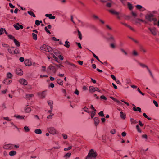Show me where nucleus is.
Returning <instances> with one entry per match:
<instances>
[{"label": "nucleus", "mask_w": 159, "mask_h": 159, "mask_svg": "<svg viewBox=\"0 0 159 159\" xmlns=\"http://www.w3.org/2000/svg\"><path fill=\"white\" fill-rule=\"evenodd\" d=\"M16 72L18 75H22L23 74V72L22 70L20 68H18L16 70Z\"/></svg>", "instance_id": "obj_14"}, {"label": "nucleus", "mask_w": 159, "mask_h": 159, "mask_svg": "<svg viewBox=\"0 0 159 159\" xmlns=\"http://www.w3.org/2000/svg\"><path fill=\"white\" fill-rule=\"evenodd\" d=\"M136 8L139 10H140V9L143 8V7L142 6L139 5H136Z\"/></svg>", "instance_id": "obj_42"}, {"label": "nucleus", "mask_w": 159, "mask_h": 159, "mask_svg": "<svg viewBox=\"0 0 159 159\" xmlns=\"http://www.w3.org/2000/svg\"><path fill=\"white\" fill-rule=\"evenodd\" d=\"M48 130L49 133L52 134H54L56 133V130L54 127L49 128L48 129Z\"/></svg>", "instance_id": "obj_6"}, {"label": "nucleus", "mask_w": 159, "mask_h": 159, "mask_svg": "<svg viewBox=\"0 0 159 159\" xmlns=\"http://www.w3.org/2000/svg\"><path fill=\"white\" fill-rule=\"evenodd\" d=\"M48 105L50 106L51 109H53V101H51V100H49L48 101Z\"/></svg>", "instance_id": "obj_25"}, {"label": "nucleus", "mask_w": 159, "mask_h": 159, "mask_svg": "<svg viewBox=\"0 0 159 159\" xmlns=\"http://www.w3.org/2000/svg\"><path fill=\"white\" fill-rule=\"evenodd\" d=\"M45 16L47 17H48L49 19H54L55 18V16H52L51 14H45Z\"/></svg>", "instance_id": "obj_11"}, {"label": "nucleus", "mask_w": 159, "mask_h": 159, "mask_svg": "<svg viewBox=\"0 0 159 159\" xmlns=\"http://www.w3.org/2000/svg\"><path fill=\"white\" fill-rule=\"evenodd\" d=\"M77 31L78 33L79 37L80 40H81L82 38V34L79 30H77Z\"/></svg>", "instance_id": "obj_38"}, {"label": "nucleus", "mask_w": 159, "mask_h": 159, "mask_svg": "<svg viewBox=\"0 0 159 159\" xmlns=\"http://www.w3.org/2000/svg\"><path fill=\"white\" fill-rule=\"evenodd\" d=\"M137 90L143 96H144V93H143L142 92H141V91L139 89V88H138Z\"/></svg>", "instance_id": "obj_61"}, {"label": "nucleus", "mask_w": 159, "mask_h": 159, "mask_svg": "<svg viewBox=\"0 0 159 159\" xmlns=\"http://www.w3.org/2000/svg\"><path fill=\"white\" fill-rule=\"evenodd\" d=\"M128 7L130 10H132L133 8L132 5L130 2H128L127 3Z\"/></svg>", "instance_id": "obj_19"}, {"label": "nucleus", "mask_w": 159, "mask_h": 159, "mask_svg": "<svg viewBox=\"0 0 159 159\" xmlns=\"http://www.w3.org/2000/svg\"><path fill=\"white\" fill-rule=\"evenodd\" d=\"M71 155V153L69 152L66 154L64 156V157L66 158L67 159L68 158H69L70 157Z\"/></svg>", "instance_id": "obj_30"}, {"label": "nucleus", "mask_w": 159, "mask_h": 159, "mask_svg": "<svg viewBox=\"0 0 159 159\" xmlns=\"http://www.w3.org/2000/svg\"><path fill=\"white\" fill-rule=\"evenodd\" d=\"M13 26L16 30H19L20 28L21 29L23 28V25H20L18 23H17L16 24H14Z\"/></svg>", "instance_id": "obj_7"}, {"label": "nucleus", "mask_w": 159, "mask_h": 159, "mask_svg": "<svg viewBox=\"0 0 159 159\" xmlns=\"http://www.w3.org/2000/svg\"><path fill=\"white\" fill-rule=\"evenodd\" d=\"M46 91H43L41 93H38V95L42 98H44L46 95Z\"/></svg>", "instance_id": "obj_9"}, {"label": "nucleus", "mask_w": 159, "mask_h": 159, "mask_svg": "<svg viewBox=\"0 0 159 159\" xmlns=\"http://www.w3.org/2000/svg\"><path fill=\"white\" fill-rule=\"evenodd\" d=\"M98 115L101 117H103L104 115L103 111H101L98 113Z\"/></svg>", "instance_id": "obj_48"}, {"label": "nucleus", "mask_w": 159, "mask_h": 159, "mask_svg": "<svg viewBox=\"0 0 159 159\" xmlns=\"http://www.w3.org/2000/svg\"><path fill=\"white\" fill-rule=\"evenodd\" d=\"M143 115L145 118H147L149 120H151L152 119L151 118L148 117V116L145 113H143Z\"/></svg>", "instance_id": "obj_39"}, {"label": "nucleus", "mask_w": 159, "mask_h": 159, "mask_svg": "<svg viewBox=\"0 0 159 159\" xmlns=\"http://www.w3.org/2000/svg\"><path fill=\"white\" fill-rule=\"evenodd\" d=\"M149 30L151 32L152 34L155 36L157 34V31L156 28H149Z\"/></svg>", "instance_id": "obj_10"}, {"label": "nucleus", "mask_w": 159, "mask_h": 159, "mask_svg": "<svg viewBox=\"0 0 159 159\" xmlns=\"http://www.w3.org/2000/svg\"><path fill=\"white\" fill-rule=\"evenodd\" d=\"M136 128L138 130V131L139 132L141 133V129H140L138 125H137L136 126Z\"/></svg>", "instance_id": "obj_49"}, {"label": "nucleus", "mask_w": 159, "mask_h": 159, "mask_svg": "<svg viewBox=\"0 0 159 159\" xmlns=\"http://www.w3.org/2000/svg\"><path fill=\"white\" fill-rule=\"evenodd\" d=\"M39 20H36L35 22V24L36 25L38 26L40 24H39Z\"/></svg>", "instance_id": "obj_64"}, {"label": "nucleus", "mask_w": 159, "mask_h": 159, "mask_svg": "<svg viewBox=\"0 0 159 159\" xmlns=\"http://www.w3.org/2000/svg\"><path fill=\"white\" fill-rule=\"evenodd\" d=\"M24 110L27 113L30 112L31 111V109L28 106H26L24 108Z\"/></svg>", "instance_id": "obj_16"}, {"label": "nucleus", "mask_w": 159, "mask_h": 159, "mask_svg": "<svg viewBox=\"0 0 159 159\" xmlns=\"http://www.w3.org/2000/svg\"><path fill=\"white\" fill-rule=\"evenodd\" d=\"M47 72L49 73H55L56 72L55 68L52 65H50L47 68Z\"/></svg>", "instance_id": "obj_4"}, {"label": "nucleus", "mask_w": 159, "mask_h": 159, "mask_svg": "<svg viewBox=\"0 0 159 159\" xmlns=\"http://www.w3.org/2000/svg\"><path fill=\"white\" fill-rule=\"evenodd\" d=\"M3 82V83H4V84H8L9 83H8V80L7 79V78L5 79L4 80Z\"/></svg>", "instance_id": "obj_45"}, {"label": "nucleus", "mask_w": 159, "mask_h": 159, "mask_svg": "<svg viewBox=\"0 0 159 159\" xmlns=\"http://www.w3.org/2000/svg\"><path fill=\"white\" fill-rule=\"evenodd\" d=\"M54 115V114L52 113H51L50 115H48L47 117V118L48 119H52V116Z\"/></svg>", "instance_id": "obj_43"}, {"label": "nucleus", "mask_w": 159, "mask_h": 159, "mask_svg": "<svg viewBox=\"0 0 159 159\" xmlns=\"http://www.w3.org/2000/svg\"><path fill=\"white\" fill-rule=\"evenodd\" d=\"M110 132L111 134H114L116 132L115 130V129H113Z\"/></svg>", "instance_id": "obj_62"}, {"label": "nucleus", "mask_w": 159, "mask_h": 159, "mask_svg": "<svg viewBox=\"0 0 159 159\" xmlns=\"http://www.w3.org/2000/svg\"><path fill=\"white\" fill-rule=\"evenodd\" d=\"M28 13L34 17H36L35 14L32 11H28Z\"/></svg>", "instance_id": "obj_32"}, {"label": "nucleus", "mask_w": 159, "mask_h": 159, "mask_svg": "<svg viewBox=\"0 0 159 159\" xmlns=\"http://www.w3.org/2000/svg\"><path fill=\"white\" fill-rule=\"evenodd\" d=\"M15 48L14 47H11L8 49V51L10 53L13 54V51Z\"/></svg>", "instance_id": "obj_17"}, {"label": "nucleus", "mask_w": 159, "mask_h": 159, "mask_svg": "<svg viewBox=\"0 0 159 159\" xmlns=\"http://www.w3.org/2000/svg\"><path fill=\"white\" fill-rule=\"evenodd\" d=\"M16 152L15 151H11L9 152V154L10 156H13L16 155Z\"/></svg>", "instance_id": "obj_24"}, {"label": "nucleus", "mask_w": 159, "mask_h": 159, "mask_svg": "<svg viewBox=\"0 0 159 159\" xmlns=\"http://www.w3.org/2000/svg\"><path fill=\"white\" fill-rule=\"evenodd\" d=\"M153 103L155 104L156 107H158V104L157 102L155 100L153 101Z\"/></svg>", "instance_id": "obj_56"}, {"label": "nucleus", "mask_w": 159, "mask_h": 159, "mask_svg": "<svg viewBox=\"0 0 159 159\" xmlns=\"http://www.w3.org/2000/svg\"><path fill=\"white\" fill-rule=\"evenodd\" d=\"M140 50L141 51L144 53H145L146 52V50L142 47H140Z\"/></svg>", "instance_id": "obj_51"}, {"label": "nucleus", "mask_w": 159, "mask_h": 159, "mask_svg": "<svg viewBox=\"0 0 159 159\" xmlns=\"http://www.w3.org/2000/svg\"><path fill=\"white\" fill-rule=\"evenodd\" d=\"M100 98L104 100H106L107 99V98L104 95L101 96H100Z\"/></svg>", "instance_id": "obj_54"}, {"label": "nucleus", "mask_w": 159, "mask_h": 159, "mask_svg": "<svg viewBox=\"0 0 159 159\" xmlns=\"http://www.w3.org/2000/svg\"><path fill=\"white\" fill-rule=\"evenodd\" d=\"M20 83L24 85H27V81L24 79H22L19 80Z\"/></svg>", "instance_id": "obj_8"}, {"label": "nucleus", "mask_w": 159, "mask_h": 159, "mask_svg": "<svg viewBox=\"0 0 159 159\" xmlns=\"http://www.w3.org/2000/svg\"><path fill=\"white\" fill-rule=\"evenodd\" d=\"M130 122L132 124H135L137 123V121L133 119H130Z\"/></svg>", "instance_id": "obj_31"}, {"label": "nucleus", "mask_w": 159, "mask_h": 159, "mask_svg": "<svg viewBox=\"0 0 159 159\" xmlns=\"http://www.w3.org/2000/svg\"><path fill=\"white\" fill-rule=\"evenodd\" d=\"M34 97V95L33 94H27L26 95V97L27 98L29 99L30 98Z\"/></svg>", "instance_id": "obj_37"}, {"label": "nucleus", "mask_w": 159, "mask_h": 159, "mask_svg": "<svg viewBox=\"0 0 159 159\" xmlns=\"http://www.w3.org/2000/svg\"><path fill=\"white\" fill-rule=\"evenodd\" d=\"M15 45L17 47H19L20 46V42L17 40L16 39H14V40L13 41Z\"/></svg>", "instance_id": "obj_22"}, {"label": "nucleus", "mask_w": 159, "mask_h": 159, "mask_svg": "<svg viewBox=\"0 0 159 159\" xmlns=\"http://www.w3.org/2000/svg\"><path fill=\"white\" fill-rule=\"evenodd\" d=\"M120 116L121 118L123 119H125L126 118V115L125 113L121 111L120 112Z\"/></svg>", "instance_id": "obj_23"}, {"label": "nucleus", "mask_w": 159, "mask_h": 159, "mask_svg": "<svg viewBox=\"0 0 159 159\" xmlns=\"http://www.w3.org/2000/svg\"><path fill=\"white\" fill-rule=\"evenodd\" d=\"M5 30V29L1 28L0 29V35L2 34L3 33V31Z\"/></svg>", "instance_id": "obj_44"}, {"label": "nucleus", "mask_w": 159, "mask_h": 159, "mask_svg": "<svg viewBox=\"0 0 159 159\" xmlns=\"http://www.w3.org/2000/svg\"><path fill=\"white\" fill-rule=\"evenodd\" d=\"M94 121L95 125L96 126L99 123V119L97 117H95L94 119Z\"/></svg>", "instance_id": "obj_15"}, {"label": "nucleus", "mask_w": 159, "mask_h": 159, "mask_svg": "<svg viewBox=\"0 0 159 159\" xmlns=\"http://www.w3.org/2000/svg\"><path fill=\"white\" fill-rule=\"evenodd\" d=\"M96 89H97V88L94 87L93 86H90L89 88V90L91 92H94L96 91Z\"/></svg>", "instance_id": "obj_18"}, {"label": "nucleus", "mask_w": 159, "mask_h": 159, "mask_svg": "<svg viewBox=\"0 0 159 159\" xmlns=\"http://www.w3.org/2000/svg\"><path fill=\"white\" fill-rule=\"evenodd\" d=\"M20 51L18 48L14 49L13 51V54L19 53Z\"/></svg>", "instance_id": "obj_27"}, {"label": "nucleus", "mask_w": 159, "mask_h": 159, "mask_svg": "<svg viewBox=\"0 0 159 159\" xmlns=\"http://www.w3.org/2000/svg\"><path fill=\"white\" fill-rule=\"evenodd\" d=\"M62 93L64 94V96H66V90L63 89H62Z\"/></svg>", "instance_id": "obj_57"}, {"label": "nucleus", "mask_w": 159, "mask_h": 159, "mask_svg": "<svg viewBox=\"0 0 159 159\" xmlns=\"http://www.w3.org/2000/svg\"><path fill=\"white\" fill-rule=\"evenodd\" d=\"M54 59L58 63H60V61L59 60L58 58L57 57H55V58Z\"/></svg>", "instance_id": "obj_63"}, {"label": "nucleus", "mask_w": 159, "mask_h": 159, "mask_svg": "<svg viewBox=\"0 0 159 159\" xmlns=\"http://www.w3.org/2000/svg\"><path fill=\"white\" fill-rule=\"evenodd\" d=\"M132 54H133V55L134 56H137L139 55L138 52H137V51H136L135 50H134L133 51V53H132Z\"/></svg>", "instance_id": "obj_34"}, {"label": "nucleus", "mask_w": 159, "mask_h": 159, "mask_svg": "<svg viewBox=\"0 0 159 159\" xmlns=\"http://www.w3.org/2000/svg\"><path fill=\"white\" fill-rule=\"evenodd\" d=\"M7 78H11L12 76V74L10 72H8L7 74Z\"/></svg>", "instance_id": "obj_29"}, {"label": "nucleus", "mask_w": 159, "mask_h": 159, "mask_svg": "<svg viewBox=\"0 0 159 159\" xmlns=\"http://www.w3.org/2000/svg\"><path fill=\"white\" fill-rule=\"evenodd\" d=\"M9 5L11 8H15V6L13 5L11 3H9Z\"/></svg>", "instance_id": "obj_60"}, {"label": "nucleus", "mask_w": 159, "mask_h": 159, "mask_svg": "<svg viewBox=\"0 0 159 159\" xmlns=\"http://www.w3.org/2000/svg\"><path fill=\"white\" fill-rule=\"evenodd\" d=\"M131 14L132 15V16H134V17H136L137 16V14L135 13L133 11L131 12Z\"/></svg>", "instance_id": "obj_53"}, {"label": "nucleus", "mask_w": 159, "mask_h": 159, "mask_svg": "<svg viewBox=\"0 0 159 159\" xmlns=\"http://www.w3.org/2000/svg\"><path fill=\"white\" fill-rule=\"evenodd\" d=\"M109 11L111 13L113 14L116 15L117 16V18L119 19H120L122 16H119L118 15L120 14L119 13L116 11L114 10H109Z\"/></svg>", "instance_id": "obj_5"}, {"label": "nucleus", "mask_w": 159, "mask_h": 159, "mask_svg": "<svg viewBox=\"0 0 159 159\" xmlns=\"http://www.w3.org/2000/svg\"><path fill=\"white\" fill-rule=\"evenodd\" d=\"M40 49L42 50L49 52H51L52 51V48L50 46L45 44L41 46Z\"/></svg>", "instance_id": "obj_3"}, {"label": "nucleus", "mask_w": 159, "mask_h": 159, "mask_svg": "<svg viewBox=\"0 0 159 159\" xmlns=\"http://www.w3.org/2000/svg\"><path fill=\"white\" fill-rule=\"evenodd\" d=\"M93 53V57L95 58H96L98 61H99L100 62H101L102 64H103V63H102V61H101L98 58V57L93 53V52H92Z\"/></svg>", "instance_id": "obj_36"}, {"label": "nucleus", "mask_w": 159, "mask_h": 159, "mask_svg": "<svg viewBox=\"0 0 159 159\" xmlns=\"http://www.w3.org/2000/svg\"><path fill=\"white\" fill-rule=\"evenodd\" d=\"M139 64L143 68H146L147 69H148L149 68L146 65L144 64H142L140 63H139Z\"/></svg>", "instance_id": "obj_28"}, {"label": "nucleus", "mask_w": 159, "mask_h": 159, "mask_svg": "<svg viewBox=\"0 0 159 159\" xmlns=\"http://www.w3.org/2000/svg\"><path fill=\"white\" fill-rule=\"evenodd\" d=\"M72 148V147L71 146H70L68 148H64V150L65 151H67L71 149Z\"/></svg>", "instance_id": "obj_47"}, {"label": "nucleus", "mask_w": 159, "mask_h": 159, "mask_svg": "<svg viewBox=\"0 0 159 159\" xmlns=\"http://www.w3.org/2000/svg\"><path fill=\"white\" fill-rule=\"evenodd\" d=\"M34 132L37 134H39L42 133V131L40 129H36L35 130Z\"/></svg>", "instance_id": "obj_26"}, {"label": "nucleus", "mask_w": 159, "mask_h": 159, "mask_svg": "<svg viewBox=\"0 0 159 159\" xmlns=\"http://www.w3.org/2000/svg\"><path fill=\"white\" fill-rule=\"evenodd\" d=\"M8 36L9 38V39L13 40V41L14 40V39H15L14 37L12 35H9Z\"/></svg>", "instance_id": "obj_46"}, {"label": "nucleus", "mask_w": 159, "mask_h": 159, "mask_svg": "<svg viewBox=\"0 0 159 159\" xmlns=\"http://www.w3.org/2000/svg\"><path fill=\"white\" fill-rule=\"evenodd\" d=\"M147 70H148V72H149V74H150V75H151V76L152 77V78H153V77H154L153 76V75L152 74V72H151V71L149 69V68H148V69H147Z\"/></svg>", "instance_id": "obj_52"}, {"label": "nucleus", "mask_w": 159, "mask_h": 159, "mask_svg": "<svg viewBox=\"0 0 159 159\" xmlns=\"http://www.w3.org/2000/svg\"><path fill=\"white\" fill-rule=\"evenodd\" d=\"M109 40H111L113 41H115V40L114 37L112 36H111L108 39Z\"/></svg>", "instance_id": "obj_50"}, {"label": "nucleus", "mask_w": 159, "mask_h": 159, "mask_svg": "<svg viewBox=\"0 0 159 159\" xmlns=\"http://www.w3.org/2000/svg\"><path fill=\"white\" fill-rule=\"evenodd\" d=\"M57 83L59 85H62L63 84V81L62 80L60 79H58L57 80Z\"/></svg>", "instance_id": "obj_21"}, {"label": "nucleus", "mask_w": 159, "mask_h": 159, "mask_svg": "<svg viewBox=\"0 0 159 159\" xmlns=\"http://www.w3.org/2000/svg\"><path fill=\"white\" fill-rule=\"evenodd\" d=\"M24 128L26 132H28L30 131V129L27 126H25L24 127Z\"/></svg>", "instance_id": "obj_40"}, {"label": "nucleus", "mask_w": 159, "mask_h": 159, "mask_svg": "<svg viewBox=\"0 0 159 159\" xmlns=\"http://www.w3.org/2000/svg\"><path fill=\"white\" fill-rule=\"evenodd\" d=\"M44 29L47 33H48L49 34H51L49 30L48 29L47 27H45Z\"/></svg>", "instance_id": "obj_55"}, {"label": "nucleus", "mask_w": 159, "mask_h": 159, "mask_svg": "<svg viewBox=\"0 0 159 159\" xmlns=\"http://www.w3.org/2000/svg\"><path fill=\"white\" fill-rule=\"evenodd\" d=\"M133 110L135 111H138L139 112H141V109L139 107H137V109L136 107H134Z\"/></svg>", "instance_id": "obj_20"}, {"label": "nucleus", "mask_w": 159, "mask_h": 159, "mask_svg": "<svg viewBox=\"0 0 159 159\" xmlns=\"http://www.w3.org/2000/svg\"><path fill=\"white\" fill-rule=\"evenodd\" d=\"M154 15L152 13H149L146 15L145 16V18L148 21L151 22L153 21L156 22L157 21V19L156 18H154Z\"/></svg>", "instance_id": "obj_2"}, {"label": "nucleus", "mask_w": 159, "mask_h": 159, "mask_svg": "<svg viewBox=\"0 0 159 159\" xmlns=\"http://www.w3.org/2000/svg\"><path fill=\"white\" fill-rule=\"evenodd\" d=\"M25 65L28 66H30L31 65V61L29 60H25L24 62Z\"/></svg>", "instance_id": "obj_12"}, {"label": "nucleus", "mask_w": 159, "mask_h": 159, "mask_svg": "<svg viewBox=\"0 0 159 159\" xmlns=\"http://www.w3.org/2000/svg\"><path fill=\"white\" fill-rule=\"evenodd\" d=\"M111 77L115 81H116V78L115 76L113 75H111Z\"/></svg>", "instance_id": "obj_59"}, {"label": "nucleus", "mask_w": 159, "mask_h": 159, "mask_svg": "<svg viewBox=\"0 0 159 159\" xmlns=\"http://www.w3.org/2000/svg\"><path fill=\"white\" fill-rule=\"evenodd\" d=\"M69 42L68 41H66L65 42V44L64 45V46L65 47L67 48H68L70 47V45L69 44Z\"/></svg>", "instance_id": "obj_35"}, {"label": "nucleus", "mask_w": 159, "mask_h": 159, "mask_svg": "<svg viewBox=\"0 0 159 159\" xmlns=\"http://www.w3.org/2000/svg\"><path fill=\"white\" fill-rule=\"evenodd\" d=\"M111 2L107 3L106 4V6L108 7H111Z\"/></svg>", "instance_id": "obj_58"}, {"label": "nucleus", "mask_w": 159, "mask_h": 159, "mask_svg": "<svg viewBox=\"0 0 159 159\" xmlns=\"http://www.w3.org/2000/svg\"><path fill=\"white\" fill-rule=\"evenodd\" d=\"M32 35L33 39L35 40H37V35L36 34H35L34 33H33L32 34Z\"/></svg>", "instance_id": "obj_33"}, {"label": "nucleus", "mask_w": 159, "mask_h": 159, "mask_svg": "<svg viewBox=\"0 0 159 159\" xmlns=\"http://www.w3.org/2000/svg\"><path fill=\"white\" fill-rule=\"evenodd\" d=\"M96 113L93 111H92L91 112V118H93L95 115Z\"/></svg>", "instance_id": "obj_41"}, {"label": "nucleus", "mask_w": 159, "mask_h": 159, "mask_svg": "<svg viewBox=\"0 0 159 159\" xmlns=\"http://www.w3.org/2000/svg\"><path fill=\"white\" fill-rule=\"evenodd\" d=\"M121 23L122 25H124L127 27H128L129 28L132 30V31H135V30L134 28H133L130 26V25H128V24H127L126 23H123V22H121Z\"/></svg>", "instance_id": "obj_13"}, {"label": "nucleus", "mask_w": 159, "mask_h": 159, "mask_svg": "<svg viewBox=\"0 0 159 159\" xmlns=\"http://www.w3.org/2000/svg\"><path fill=\"white\" fill-rule=\"evenodd\" d=\"M97 156L96 152L94 151L93 149H91L89 152L85 159H95Z\"/></svg>", "instance_id": "obj_1"}]
</instances>
